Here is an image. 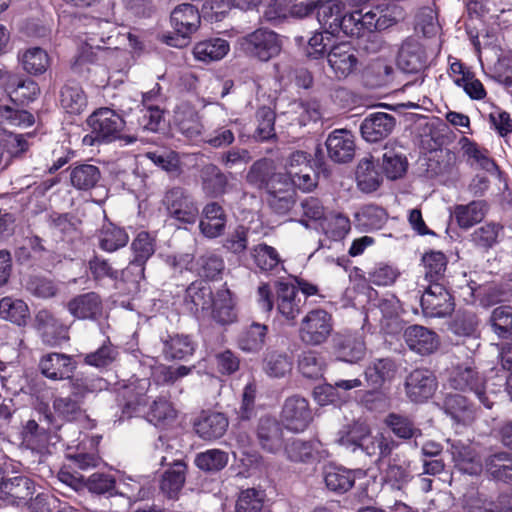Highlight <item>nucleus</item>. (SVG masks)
<instances>
[{
	"label": "nucleus",
	"mask_w": 512,
	"mask_h": 512,
	"mask_svg": "<svg viewBox=\"0 0 512 512\" xmlns=\"http://www.w3.org/2000/svg\"><path fill=\"white\" fill-rule=\"evenodd\" d=\"M35 326L43 342L47 344H54L62 331V325L47 310H41L36 314Z\"/></svg>",
	"instance_id": "e2e57ef3"
},
{
	"label": "nucleus",
	"mask_w": 512,
	"mask_h": 512,
	"mask_svg": "<svg viewBox=\"0 0 512 512\" xmlns=\"http://www.w3.org/2000/svg\"><path fill=\"white\" fill-rule=\"evenodd\" d=\"M327 61L334 77L339 80L346 79L358 66L356 50L347 42L333 45L327 54Z\"/></svg>",
	"instance_id": "f8f14e48"
},
{
	"label": "nucleus",
	"mask_w": 512,
	"mask_h": 512,
	"mask_svg": "<svg viewBox=\"0 0 512 512\" xmlns=\"http://www.w3.org/2000/svg\"><path fill=\"white\" fill-rule=\"evenodd\" d=\"M174 124L188 139L198 137L203 129L198 112L189 104L182 103L175 109Z\"/></svg>",
	"instance_id": "cd10ccee"
},
{
	"label": "nucleus",
	"mask_w": 512,
	"mask_h": 512,
	"mask_svg": "<svg viewBox=\"0 0 512 512\" xmlns=\"http://www.w3.org/2000/svg\"><path fill=\"white\" fill-rule=\"evenodd\" d=\"M320 446L321 444L318 441L292 439L286 444L285 452L291 461L307 462L324 457V451L319 450Z\"/></svg>",
	"instance_id": "a19ab883"
},
{
	"label": "nucleus",
	"mask_w": 512,
	"mask_h": 512,
	"mask_svg": "<svg viewBox=\"0 0 512 512\" xmlns=\"http://www.w3.org/2000/svg\"><path fill=\"white\" fill-rule=\"evenodd\" d=\"M277 310L287 320H294L300 313L298 289L289 283L280 282L277 285Z\"/></svg>",
	"instance_id": "7c9ffc66"
},
{
	"label": "nucleus",
	"mask_w": 512,
	"mask_h": 512,
	"mask_svg": "<svg viewBox=\"0 0 512 512\" xmlns=\"http://www.w3.org/2000/svg\"><path fill=\"white\" fill-rule=\"evenodd\" d=\"M171 24L177 37L163 35L162 40L167 45L181 48L188 44V39L200 25L198 9L191 4H181L171 13Z\"/></svg>",
	"instance_id": "7ed1b4c3"
},
{
	"label": "nucleus",
	"mask_w": 512,
	"mask_h": 512,
	"mask_svg": "<svg viewBox=\"0 0 512 512\" xmlns=\"http://www.w3.org/2000/svg\"><path fill=\"white\" fill-rule=\"evenodd\" d=\"M212 298L210 286L203 281H195L186 289L184 305L188 311L196 314L200 309L205 310L208 308Z\"/></svg>",
	"instance_id": "ea45409f"
},
{
	"label": "nucleus",
	"mask_w": 512,
	"mask_h": 512,
	"mask_svg": "<svg viewBox=\"0 0 512 512\" xmlns=\"http://www.w3.org/2000/svg\"><path fill=\"white\" fill-rule=\"evenodd\" d=\"M100 179V170L91 164H80L71 169L70 180L78 190L93 188Z\"/></svg>",
	"instance_id": "680f3d73"
},
{
	"label": "nucleus",
	"mask_w": 512,
	"mask_h": 512,
	"mask_svg": "<svg viewBox=\"0 0 512 512\" xmlns=\"http://www.w3.org/2000/svg\"><path fill=\"white\" fill-rule=\"evenodd\" d=\"M403 337L409 349L420 355L432 354L440 344L438 335L421 325L408 326Z\"/></svg>",
	"instance_id": "412c9836"
},
{
	"label": "nucleus",
	"mask_w": 512,
	"mask_h": 512,
	"mask_svg": "<svg viewBox=\"0 0 512 512\" xmlns=\"http://www.w3.org/2000/svg\"><path fill=\"white\" fill-rule=\"evenodd\" d=\"M408 398L416 403L424 402L431 398L437 389L435 375L428 369H415L405 382Z\"/></svg>",
	"instance_id": "2eb2a0df"
},
{
	"label": "nucleus",
	"mask_w": 512,
	"mask_h": 512,
	"mask_svg": "<svg viewBox=\"0 0 512 512\" xmlns=\"http://www.w3.org/2000/svg\"><path fill=\"white\" fill-rule=\"evenodd\" d=\"M344 9L342 0H318L316 11L318 22L324 29L329 30L330 34H337Z\"/></svg>",
	"instance_id": "473e14b6"
},
{
	"label": "nucleus",
	"mask_w": 512,
	"mask_h": 512,
	"mask_svg": "<svg viewBox=\"0 0 512 512\" xmlns=\"http://www.w3.org/2000/svg\"><path fill=\"white\" fill-rule=\"evenodd\" d=\"M35 492V484L27 476H15L4 480L2 493L12 499L13 505L20 506L27 503Z\"/></svg>",
	"instance_id": "c9c22d12"
},
{
	"label": "nucleus",
	"mask_w": 512,
	"mask_h": 512,
	"mask_svg": "<svg viewBox=\"0 0 512 512\" xmlns=\"http://www.w3.org/2000/svg\"><path fill=\"white\" fill-rule=\"evenodd\" d=\"M211 317L221 326L231 325L238 319L236 297L226 285L218 289L212 298Z\"/></svg>",
	"instance_id": "dca6fc26"
},
{
	"label": "nucleus",
	"mask_w": 512,
	"mask_h": 512,
	"mask_svg": "<svg viewBox=\"0 0 512 512\" xmlns=\"http://www.w3.org/2000/svg\"><path fill=\"white\" fill-rule=\"evenodd\" d=\"M267 332L266 325L253 322L241 333L238 340L239 348L245 352H258L265 343Z\"/></svg>",
	"instance_id": "5fc2aeb1"
},
{
	"label": "nucleus",
	"mask_w": 512,
	"mask_h": 512,
	"mask_svg": "<svg viewBox=\"0 0 512 512\" xmlns=\"http://www.w3.org/2000/svg\"><path fill=\"white\" fill-rule=\"evenodd\" d=\"M366 13H362L361 10H355L350 13H342L339 20V32L342 31L345 35L351 37H361L368 32V20Z\"/></svg>",
	"instance_id": "69168bd1"
},
{
	"label": "nucleus",
	"mask_w": 512,
	"mask_h": 512,
	"mask_svg": "<svg viewBox=\"0 0 512 512\" xmlns=\"http://www.w3.org/2000/svg\"><path fill=\"white\" fill-rule=\"evenodd\" d=\"M460 144L464 156L467 157V161L471 165H477L488 172H492L496 169V164L490 158L487 149L480 147L477 143L466 137L460 140Z\"/></svg>",
	"instance_id": "603ef678"
},
{
	"label": "nucleus",
	"mask_w": 512,
	"mask_h": 512,
	"mask_svg": "<svg viewBox=\"0 0 512 512\" xmlns=\"http://www.w3.org/2000/svg\"><path fill=\"white\" fill-rule=\"evenodd\" d=\"M187 466L182 460H174L162 476L160 488L169 498L177 496L186 479Z\"/></svg>",
	"instance_id": "37998d69"
},
{
	"label": "nucleus",
	"mask_w": 512,
	"mask_h": 512,
	"mask_svg": "<svg viewBox=\"0 0 512 512\" xmlns=\"http://www.w3.org/2000/svg\"><path fill=\"white\" fill-rule=\"evenodd\" d=\"M42 374L52 380L70 378L75 365L70 356L60 353H50L40 361Z\"/></svg>",
	"instance_id": "393cba45"
},
{
	"label": "nucleus",
	"mask_w": 512,
	"mask_h": 512,
	"mask_svg": "<svg viewBox=\"0 0 512 512\" xmlns=\"http://www.w3.org/2000/svg\"><path fill=\"white\" fill-rule=\"evenodd\" d=\"M18 59L22 68L31 75H42L50 66V57L41 47H29L19 52Z\"/></svg>",
	"instance_id": "58836bf2"
},
{
	"label": "nucleus",
	"mask_w": 512,
	"mask_h": 512,
	"mask_svg": "<svg viewBox=\"0 0 512 512\" xmlns=\"http://www.w3.org/2000/svg\"><path fill=\"white\" fill-rule=\"evenodd\" d=\"M362 472L353 471L342 467L328 466L324 470V482L328 490L337 494H344L349 491L357 477Z\"/></svg>",
	"instance_id": "c756f323"
},
{
	"label": "nucleus",
	"mask_w": 512,
	"mask_h": 512,
	"mask_svg": "<svg viewBox=\"0 0 512 512\" xmlns=\"http://www.w3.org/2000/svg\"><path fill=\"white\" fill-rule=\"evenodd\" d=\"M450 452L455 467L462 473L478 475L482 470V463L474 449L461 442L451 444Z\"/></svg>",
	"instance_id": "c85d7f7f"
},
{
	"label": "nucleus",
	"mask_w": 512,
	"mask_h": 512,
	"mask_svg": "<svg viewBox=\"0 0 512 512\" xmlns=\"http://www.w3.org/2000/svg\"><path fill=\"white\" fill-rule=\"evenodd\" d=\"M447 383L452 389L474 393L479 402L488 409L494 403L492 399L494 392L487 391L484 379L476 371L472 361L467 360L453 365L449 371Z\"/></svg>",
	"instance_id": "f257e3e1"
},
{
	"label": "nucleus",
	"mask_w": 512,
	"mask_h": 512,
	"mask_svg": "<svg viewBox=\"0 0 512 512\" xmlns=\"http://www.w3.org/2000/svg\"><path fill=\"white\" fill-rule=\"evenodd\" d=\"M226 221L227 218L223 208L218 203H208L203 209L199 228L205 237L216 238L223 234Z\"/></svg>",
	"instance_id": "a878e982"
},
{
	"label": "nucleus",
	"mask_w": 512,
	"mask_h": 512,
	"mask_svg": "<svg viewBox=\"0 0 512 512\" xmlns=\"http://www.w3.org/2000/svg\"><path fill=\"white\" fill-rule=\"evenodd\" d=\"M319 226L323 233L333 241L344 239L351 229L350 219L339 212H331L321 220Z\"/></svg>",
	"instance_id": "49530a36"
},
{
	"label": "nucleus",
	"mask_w": 512,
	"mask_h": 512,
	"mask_svg": "<svg viewBox=\"0 0 512 512\" xmlns=\"http://www.w3.org/2000/svg\"><path fill=\"white\" fill-rule=\"evenodd\" d=\"M328 157L335 163H347L355 155L354 136L347 129H335L326 141Z\"/></svg>",
	"instance_id": "f3484780"
},
{
	"label": "nucleus",
	"mask_w": 512,
	"mask_h": 512,
	"mask_svg": "<svg viewBox=\"0 0 512 512\" xmlns=\"http://www.w3.org/2000/svg\"><path fill=\"white\" fill-rule=\"evenodd\" d=\"M265 497V491L261 489L242 490L236 501L235 512H261Z\"/></svg>",
	"instance_id": "774afa93"
},
{
	"label": "nucleus",
	"mask_w": 512,
	"mask_h": 512,
	"mask_svg": "<svg viewBox=\"0 0 512 512\" xmlns=\"http://www.w3.org/2000/svg\"><path fill=\"white\" fill-rule=\"evenodd\" d=\"M388 218V214L382 207L376 205H365L356 214L357 224L364 230L381 229Z\"/></svg>",
	"instance_id": "4d7b16f0"
},
{
	"label": "nucleus",
	"mask_w": 512,
	"mask_h": 512,
	"mask_svg": "<svg viewBox=\"0 0 512 512\" xmlns=\"http://www.w3.org/2000/svg\"><path fill=\"white\" fill-rule=\"evenodd\" d=\"M257 434L262 448L266 451L277 453L282 448V429L276 420L262 418L258 425Z\"/></svg>",
	"instance_id": "e433bc0d"
},
{
	"label": "nucleus",
	"mask_w": 512,
	"mask_h": 512,
	"mask_svg": "<svg viewBox=\"0 0 512 512\" xmlns=\"http://www.w3.org/2000/svg\"><path fill=\"white\" fill-rule=\"evenodd\" d=\"M162 203L168 216L180 224H194L198 218V206L183 188L175 187L168 190Z\"/></svg>",
	"instance_id": "39448f33"
},
{
	"label": "nucleus",
	"mask_w": 512,
	"mask_h": 512,
	"mask_svg": "<svg viewBox=\"0 0 512 512\" xmlns=\"http://www.w3.org/2000/svg\"><path fill=\"white\" fill-rule=\"evenodd\" d=\"M397 64L406 73H417L424 66V55L417 43H404L398 53Z\"/></svg>",
	"instance_id": "09e8293b"
},
{
	"label": "nucleus",
	"mask_w": 512,
	"mask_h": 512,
	"mask_svg": "<svg viewBox=\"0 0 512 512\" xmlns=\"http://www.w3.org/2000/svg\"><path fill=\"white\" fill-rule=\"evenodd\" d=\"M240 44L248 55L264 62L276 57L282 49L279 35L265 28H259L247 34L241 39Z\"/></svg>",
	"instance_id": "20e7f679"
},
{
	"label": "nucleus",
	"mask_w": 512,
	"mask_h": 512,
	"mask_svg": "<svg viewBox=\"0 0 512 512\" xmlns=\"http://www.w3.org/2000/svg\"><path fill=\"white\" fill-rule=\"evenodd\" d=\"M98 55L92 46H84L76 56L72 70L74 73L87 77L96 86H105L108 82L107 71L97 64Z\"/></svg>",
	"instance_id": "ddd939ff"
},
{
	"label": "nucleus",
	"mask_w": 512,
	"mask_h": 512,
	"mask_svg": "<svg viewBox=\"0 0 512 512\" xmlns=\"http://www.w3.org/2000/svg\"><path fill=\"white\" fill-rule=\"evenodd\" d=\"M404 18V10L393 0H374L366 12L368 32L383 31Z\"/></svg>",
	"instance_id": "6e6552de"
},
{
	"label": "nucleus",
	"mask_w": 512,
	"mask_h": 512,
	"mask_svg": "<svg viewBox=\"0 0 512 512\" xmlns=\"http://www.w3.org/2000/svg\"><path fill=\"white\" fill-rule=\"evenodd\" d=\"M230 50L228 41L222 38H210L198 42L193 48L196 60L205 63L223 59Z\"/></svg>",
	"instance_id": "4c0bfd02"
},
{
	"label": "nucleus",
	"mask_w": 512,
	"mask_h": 512,
	"mask_svg": "<svg viewBox=\"0 0 512 512\" xmlns=\"http://www.w3.org/2000/svg\"><path fill=\"white\" fill-rule=\"evenodd\" d=\"M356 181L358 188L365 193L374 192L380 187L382 176L378 164L372 157L359 161L356 169Z\"/></svg>",
	"instance_id": "f704fd0d"
},
{
	"label": "nucleus",
	"mask_w": 512,
	"mask_h": 512,
	"mask_svg": "<svg viewBox=\"0 0 512 512\" xmlns=\"http://www.w3.org/2000/svg\"><path fill=\"white\" fill-rule=\"evenodd\" d=\"M292 369V360L285 352L267 351L263 360V370L271 378H282Z\"/></svg>",
	"instance_id": "6e6d98bb"
},
{
	"label": "nucleus",
	"mask_w": 512,
	"mask_h": 512,
	"mask_svg": "<svg viewBox=\"0 0 512 512\" xmlns=\"http://www.w3.org/2000/svg\"><path fill=\"white\" fill-rule=\"evenodd\" d=\"M87 124L100 141L109 143L120 138L125 121L114 110L102 107L88 117Z\"/></svg>",
	"instance_id": "423d86ee"
},
{
	"label": "nucleus",
	"mask_w": 512,
	"mask_h": 512,
	"mask_svg": "<svg viewBox=\"0 0 512 512\" xmlns=\"http://www.w3.org/2000/svg\"><path fill=\"white\" fill-rule=\"evenodd\" d=\"M0 85L4 86L10 98L14 102L27 104L34 101L40 89L32 79H21L18 75L0 69Z\"/></svg>",
	"instance_id": "9b49d317"
},
{
	"label": "nucleus",
	"mask_w": 512,
	"mask_h": 512,
	"mask_svg": "<svg viewBox=\"0 0 512 512\" xmlns=\"http://www.w3.org/2000/svg\"><path fill=\"white\" fill-rule=\"evenodd\" d=\"M97 240L101 250L112 253L127 245L129 235L125 229L105 222L98 231Z\"/></svg>",
	"instance_id": "72a5a7b5"
},
{
	"label": "nucleus",
	"mask_w": 512,
	"mask_h": 512,
	"mask_svg": "<svg viewBox=\"0 0 512 512\" xmlns=\"http://www.w3.org/2000/svg\"><path fill=\"white\" fill-rule=\"evenodd\" d=\"M281 419L289 431L303 432L312 421V412L308 401L300 396L287 398L282 408Z\"/></svg>",
	"instance_id": "9d476101"
},
{
	"label": "nucleus",
	"mask_w": 512,
	"mask_h": 512,
	"mask_svg": "<svg viewBox=\"0 0 512 512\" xmlns=\"http://www.w3.org/2000/svg\"><path fill=\"white\" fill-rule=\"evenodd\" d=\"M395 124V118L388 113H371L361 123V135L365 141L376 143L388 137L392 133Z\"/></svg>",
	"instance_id": "aec40b11"
},
{
	"label": "nucleus",
	"mask_w": 512,
	"mask_h": 512,
	"mask_svg": "<svg viewBox=\"0 0 512 512\" xmlns=\"http://www.w3.org/2000/svg\"><path fill=\"white\" fill-rule=\"evenodd\" d=\"M395 447L396 443L392 439L383 434L372 436L368 429L367 439L361 442L359 449L368 456H378L382 459L389 456Z\"/></svg>",
	"instance_id": "0e129e2a"
},
{
	"label": "nucleus",
	"mask_w": 512,
	"mask_h": 512,
	"mask_svg": "<svg viewBox=\"0 0 512 512\" xmlns=\"http://www.w3.org/2000/svg\"><path fill=\"white\" fill-rule=\"evenodd\" d=\"M420 303L425 317L443 318L454 310L453 298L441 283H430L422 294Z\"/></svg>",
	"instance_id": "0eeeda50"
},
{
	"label": "nucleus",
	"mask_w": 512,
	"mask_h": 512,
	"mask_svg": "<svg viewBox=\"0 0 512 512\" xmlns=\"http://www.w3.org/2000/svg\"><path fill=\"white\" fill-rule=\"evenodd\" d=\"M151 386L149 378L135 379L126 387L124 397L126 399L123 413L128 417L139 416L147 405V392Z\"/></svg>",
	"instance_id": "b1692460"
},
{
	"label": "nucleus",
	"mask_w": 512,
	"mask_h": 512,
	"mask_svg": "<svg viewBox=\"0 0 512 512\" xmlns=\"http://www.w3.org/2000/svg\"><path fill=\"white\" fill-rule=\"evenodd\" d=\"M368 429V425L359 421L345 425L339 430L336 442L345 449L355 452L361 442L367 439Z\"/></svg>",
	"instance_id": "de8ad7c7"
},
{
	"label": "nucleus",
	"mask_w": 512,
	"mask_h": 512,
	"mask_svg": "<svg viewBox=\"0 0 512 512\" xmlns=\"http://www.w3.org/2000/svg\"><path fill=\"white\" fill-rule=\"evenodd\" d=\"M69 313L80 320H98L103 315V303L95 292L77 295L67 303Z\"/></svg>",
	"instance_id": "5701e85b"
},
{
	"label": "nucleus",
	"mask_w": 512,
	"mask_h": 512,
	"mask_svg": "<svg viewBox=\"0 0 512 512\" xmlns=\"http://www.w3.org/2000/svg\"><path fill=\"white\" fill-rule=\"evenodd\" d=\"M43 419L48 428L60 429L62 422L77 421L84 416V411L79 401L72 396H59L53 400V413L47 408L42 413Z\"/></svg>",
	"instance_id": "1a4fd4ad"
},
{
	"label": "nucleus",
	"mask_w": 512,
	"mask_h": 512,
	"mask_svg": "<svg viewBox=\"0 0 512 512\" xmlns=\"http://www.w3.org/2000/svg\"><path fill=\"white\" fill-rule=\"evenodd\" d=\"M367 298L369 312L374 313L375 311H379L381 314L380 322L383 329L387 330L389 333L392 332L389 328L398 319L401 312V305L398 298L390 293L379 296L378 292L373 288L368 289Z\"/></svg>",
	"instance_id": "4468645a"
},
{
	"label": "nucleus",
	"mask_w": 512,
	"mask_h": 512,
	"mask_svg": "<svg viewBox=\"0 0 512 512\" xmlns=\"http://www.w3.org/2000/svg\"><path fill=\"white\" fill-rule=\"evenodd\" d=\"M60 104L70 114H80L87 106V96L77 84H66L60 93Z\"/></svg>",
	"instance_id": "3c124183"
},
{
	"label": "nucleus",
	"mask_w": 512,
	"mask_h": 512,
	"mask_svg": "<svg viewBox=\"0 0 512 512\" xmlns=\"http://www.w3.org/2000/svg\"><path fill=\"white\" fill-rule=\"evenodd\" d=\"M334 330L333 316L322 308L308 311L299 324L298 337L306 346H321L328 341Z\"/></svg>",
	"instance_id": "f03ea898"
},
{
	"label": "nucleus",
	"mask_w": 512,
	"mask_h": 512,
	"mask_svg": "<svg viewBox=\"0 0 512 512\" xmlns=\"http://www.w3.org/2000/svg\"><path fill=\"white\" fill-rule=\"evenodd\" d=\"M250 255L255 265L263 272L274 271L281 263L277 250L266 243L253 246L250 250Z\"/></svg>",
	"instance_id": "13d9d810"
},
{
	"label": "nucleus",
	"mask_w": 512,
	"mask_h": 512,
	"mask_svg": "<svg viewBox=\"0 0 512 512\" xmlns=\"http://www.w3.org/2000/svg\"><path fill=\"white\" fill-rule=\"evenodd\" d=\"M395 374V364L391 359H377L365 369L366 381L373 387H380Z\"/></svg>",
	"instance_id": "052dcab7"
},
{
	"label": "nucleus",
	"mask_w": 512,
	"mask_h": 512,
	"mask_svg": "<svg viewBox=\"0 0 512 512\" xmlns=\"http://www.w3.org/2000/svg\"><path fill=\"white\" fill-rule=\"evenodd\" d=\"M460 296L467 304H474L479 301V304L484 307L494 305L499 301L494 287L480 286L474 281L460 287Z\"/></svg>",
	"instance_id": "c03bdc74"
},
{
	"label": "nucleus",
	"mask_w": 512,
	"mask_h": 512,
	"mask_svg": "<svg viewBox=\"0 0 512 512\" xmlns=\"http://www.w3.org/2000/svg\"><path fill=\"white\" fill-rule=\"evenodd\" d=\"M228 425L227 417L214 411H202L193 423L195 433L205 441L221 438L226 433Z\"/></svg>",
	"instance_id": "6ab92c4d"
},
{
	"label": "nucleus",
	"mask_w": 512,
	"mask_h": 512,
	"mask_svg": "<svg viewBox=\"0 0 512 512\" xmlns=\"http://www.w3.org/2000/svg\"><path fill=\"white\" fill-rule=\"evenodd\" d=\"M485 465L487 472L495 480L512 483V457L508 453L491 455Z\"/></svg>",
	"instance_id": "bf43d9fd"
},
{
	"label": "nucleus",
	"mask_w": 512,
	"mask_h": 512,
	"mask_svg": "<svg viewBox=\"0 0 512 512\" xmlns=\"http://www.w3.org/2000/svg\"><path fill=\"white\" fill-rule=\"evenodd\" d=\"M422 263L425 270V278L430 283H439L438 281L444 275L447 267V258L440 251H430L423 255Z\"/></svg>",
	"instance_id": "338daca9"
},
{
	"label": "nucleus",
	"mask_w": 512,
	"mask_h": 512,
	"mask_svg": "<svg viewBox=\"0 0 512 512\" xmlns=\"http://www.w3.org/2000/svg\"><path fill=\"white\" fill-rule=\"evenodd\" d=\"M334 351L339 361L355 364L365 358L367 348L362 334L349 333L336 339Z\"/></svg>",
	"instance_id": "4be33fe9"
},
{
	"label": "nucleus",
	"mask_w": 512,
	"mask_h": 512,
	"mask_svg": "<svg viewBox=\"0 0 512 512\" xmlns=\"http://www.w3.org/2000/svg\"><path fill=\"white\" fill-rule=\"evenodd\" d=\"M142 414L156 427H165L176 418V410L166 397H158Z\"/></svg>",
	"instance_id": "79ce46f5"
},
{
	"label": "nucleus",
	"mask_w": 512,
	"mask_h": 512,
	"mask_svg": "<svg viewBox=\"0 0 512 512\" xmlns=\"http://www.w3.org/2000/svg\"><path fill=\"white\" fill-rule=\"evenodd\" d=\"M50 430L55 429L41 427L35 420H29L25 426L24 436L27 446L40 453L47 451L52 440Z\"/></svg>",
	"instance_id": "864d4df0"
},
{
	"label": "nucleus",
	"mask_w": 512,
	"mask_h": 512,
	"mask_svg": "<svg viewBox=\"0 0 512 512\" xmlns=\"http://www.w3.org/2000/svg\"><path fill=\"white\" fill-rule=\"evenodd\" d=\"M444 409L455 422L461 424L471 422L475 416L473 407L460 394H448L444 400Z\"/></svg>",
	"instance_id": "8fccbe9b"
},
{
	"label": "nucleus",
	"mask_w": 512,
	"mask_h": 512,
	"mask_svg": "<svg viewBox=\"0 0 512 512\" xmlns=\"http://www.w3.org/2000/svg\"><path fill=\"white\" fill-rule=\"evenodd\" d=\"M247 181L258 189H264L268 193L276 192L275 182H283L287 177L275 172L274 162L263 158L256 161L247 173Z\"/></svg>",
	"instance_id": "a211bd4d"
},
{
	"label": "nucleus",
	"mask_w": 512,
	"mask_h": 512,
	"mask_svg": "<svg viewBox=\"0 0 512 512\" xmlns=\"http://www.w3.org/2000/svg\"><path fill=\"white\" fill-rule=\"evenodd\" d=\"M161 342L166 360H186L195 352V343L188 335L168 334L161 338Z\"/></svg>",
	"instance_id": "bb28decb"
},
{
	"label": "nucleus",
	"mask_w": 512,
	"mask_h": 512,
	"mask_svg": "<svg viewBox=\"0 0 512 512\" xmlns=\"http://www.w3.org/2000/svg\"><path fill=\"white\" fill-rule=\"evenodd\" d=\"M0 317L18 326H25L30 317V311L23 300L6 296L0 300Z\"/></svg>",
	"instance_id": "a18cd8bd"
},
{
	"label": "nucleus",
	"mask_w": 512,
	"mask_h": 512,
	"mask_svg": "<svg viewBox=\"0 0 512 512\" xmlns=\"http://www.w3.org/2000/svg\"><path fill=\"white\" fill-rule=\"evenodd\" d=\"M488 210L484 200H473L468 204H458L454 207L453 216L462 229H469L480 223Z\"/></svg>",
	"instance_id": "2f4dec72"
}]
</instances>
